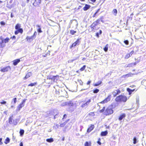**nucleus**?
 <instances>
[{"label": "nucleus", "mask_w": 146, "mask_h": 146, "mask_svg": "<svg viewBox=\"0 0 146 146\" xmlns=\"http://www.w3.org/2000/svg\"><path fill=\"white\" fill-rule=\"evenodd\" d=\"M115 100L117 102H125L127 100V98L126 96L121 95L117 97Z\"/></svg>", "instance_id": "nucleus-1"}, {"label": "nucleus", "mask_w": 146, "mask_h": 146, "mask_svg": "<svg viewBox=\"0 0 146 146\" xmlns=\"http://www.w3.org/2000/svg\"><path fill=\"white\" fill-rule=\"evenodd\" d=\"M113 111L111 107H108V108L105 111V114L106 115H109L112 114Z\"/></svg>", "instance_id": "nucleus-2"}, {"label": "nucleus", "mask_w": 146, "mask_h": 146, "mask_svg": "<svg viewBox=\"0 0 146 146\" xmlns=\"http://www.w3.org/2000/svg\"><path fill=\"white\" fill-rule=\"evenodd\" d=\"M13 115H12L11 116L9 119V122L11 124H13L14 125H16L17 124V122H14V120L13 118Z\"/></svg>", "instance_id": "nucleus-3"}, {"label": "nucleus", "mask_w": 146, "mask_h": 146, "mask_svg": "<svg viewBox=\"0 0 146 146\" xmlns=\"http://www.w3.org/2000/svg\"><path fill=\"white\" fill-rule=\"evenodd\" d=\"M91 102V99H89L87 101H86V102L84 103H83L82 105L81 106L82 108H85L87 107L88 106L89 104Z\"/></svg>", "instance_id": "nucleus-4"}, {"label": "nucleus", "mask_w": 146, "mask_h": 146, "mask_svg": "<svg viewBox=\"0 0 146 146\" xmlns=\"http://www.w3.org/2000/svg\"><path fill=\"white\" fill-rule=\"evenodd\" d=\"M11 69V68L10 66H7L1 69L0 70L2 72H7L9 70H10Z\"/></svg>", "instance_id": "nucleus-5"}, {"label": "nucleus", "mask_w": 146, "mask_h": 146, "mask_svg": "<svg viewBox=\"0 0 146 146\" xmlns=\"http://www.w3.org/2000/svg\"><path fill=\"white\" fill-rule=\"evenodd\" d=\"M25 100H26L25 99L23 100V101L22 103L19 106L18 108L19 109V110L23 107L24 106Z\"/></svg>", "instance_id": "nucleus-6"}, {"label": "nucleus", "mask_w": 146, "mask_h": 146, "mask_svg": "<svg viewBox=\"0 0 146 146\" xmlns=\"http://www.w3.org/2000/svg\"><path fill=\"white\" fill-rule=\"evenodd\" d=\"M33 38H34V35H32L31 36H27L26 39L28 42H31L33 40Z\"/></svg>", "instance_id": "nucleus-7"}, {"label": "nucleus", "mask_w": 146, "mask_h": 146, "mask_svg": "<svg viewBox=\"0 0 146 146\" xmlns=\"http://www.w3.org/2000/svg\"><path fill=\"white\" fill-rule=\"evenodd\" d=\"M110 100V96H109L108 97L106 98L104 100L102 101L100 103L102 104H104Z\"/></svg>", "instance_id": "nucleus-8"}, {"label": "nucleus", "mask_w": 146, "mask_h": 146, "mask_svg": "<svg viewBox=\"0 0 146 146\" xmlns=\"http://www.w3.org/2000/svg\"><path fill=\"white\" fill-rule=\"evenodd\" d=\"M134 74H126V75H123L122 76V77L124 78H127L129 77H131Z\"/></svg>", "instance_id": "nucleus-9"}, {"label": "nucleus", "mask_w": 146, "mask_h": 146, "mask_svg": "<svg viewBox=\"0 0 146 146\" xmlns=\"http://www.w3.org/2000/svg\"><path fill=\"white\" fill-rule=\"evenodd\" d=\"M20 60L19 59H17L13 60V65L15 66L16 65L18 64V63L20 62Z\"/></svg>", "instance_id": "nucleus-10"}, {"label": "nucleus", "mask_w": 146, "mask_h": 146, "mask_svg": "<svg viewBox=\"0 0 146 146\" xmlns=\"http://www.w3.org/2000/svg\"><path fill=\"white\" fill-rule=\"evenodd\" d=\"M125 116L126 115L125 113L122 114L119 116V119L121 121L122 120L123 118H125Z\"/></svg>", "instance_id": "nucleus-11"}, {"label": "nucleus", "mask_w": 146, "mask_h": 146, "mask_svg": "<svg viewBox=\"0 0 146 146\" xmlns=\"http://www.w3.org/2000/svg\"><path fill=\"white\" fill-rule=\"evenodd\" d=\"M90 7V6L87 4H86L85 6L83 8V10L84 11H86L89 9Z\"/></svg>", "instance_id": "nucleus-12"}, {"label": "nucleus", "mask_w": 146, "mask_h": 146, "mask_svg": "<svg viewBox=\"0 0 146 146\" xmlns=\"http://www.w3.org/2000/svg\"><path fill=\"white\" fill-rule=\"evenodd\" d=\"M108 133V132L107 131H102L101 133V135L102 136H105L107 135Z\"/></svg>", "instance_id": "nucleus-13"}, {"label": "nucleus", "mask_w": 146, "mask_h": 146, "mask_svg": "<svg viewBox=\"0 0 146 146\" xmlns=\"http://www.w3.org/2000/svg\"><path fill=\"white\" fill-rule=\"evenodd\" d=\"M98 24L95 21L91 25V27L92 29H94V27H95Z\"/></svg>", "instance_id": "nucleus-14"}, {"label": "nucleus", "mask_w": 146, "mask_h": 146, "mask_svg": "<svg viewBox=\"0 0 146 146\" xmlns=\"http://www.w3.org/2000/svg\"><path fill=\"white\" fill-rule=\"evenodd\" d=\"M94 125H92L87 130V132H90L91 130H92L94 128Z\"/></svg>", "instance_id": "nucleus-15"}, {"label": "nucleus", "mask_w": 146, "mask_h": 146, "mask_svg": "<svg viewBox=\"0 0 146 146\" xmlns=\"http://www.w3.org/2000/svg\"><path fill=\"white\" fill-rule=\"evenodd\" d=\"M36 27H38V28L37 30V31L38 33H41L42 32V31L41 30V29L40 28V26L38 25H37Z\"/></svg>", "instance_id": "nucleus-16"}, {"label": "nucleus", "mask_w": 146, "mask_h": 146, "mask_svg": "<svg viewBox=\"0 0 146 146\" xmlns=\"http://www.w3.org/2000/svg\"><path fill=\"white\" fill-rule=\"evenodd\" d=\"M102 83V81H98L96 83L94 84V86H97L101 84Z\"/></svg>", "instance_id": "nucleus-17"}, {"label": "nucleus", "mask_w": 146, "mask_h": 146, "mask_svg": "<svg viewBox=\"0 0 146 146\" xmlns=\"http://www.w3.org/2000/svg\"><path fill=\"white\" fill-rule=\"evenodd\" d=\"M31 73L30 72H29L26 74V75L25 77V78L26 79H27V78H29L30 76H31Z\"/></svg>", "instance_id": "nucleus-18"}, {"label": "nucleus", "mask_w": 146, "mask_h": 146, "mask_svg": "<svg viewBox=\"0 0 146 146\" xmlns=\"http://www.w3.org/2000/svg\"><path fill=\"white\" fill-rule=\"evenodd\" d=\"M46 141L48 142L51 143L53 142L54 141L53 139L51 138L50 139H46Z\"/></svg>", "instance_id": "nucleus-19"}, {"label": "nucleus", "mask_w": 146, "mask_h": 146, "mask_svg": "<svg viewBox=\"0 0 146 146\" xmlns=\"http://www.w3.org/2000/svg\"><path fill=\"white\" fill-rule=\"evenodd\" d=\"M108 47V44H106L105 47L104 48V49L106 52L107 51Z\"/></svg>", "instance_id": "nucleus-20"}, {"label": "nucleus", "mask_w": 146, "mask_h": 146, "mask_svg": "<svg viewBox=\"0 0 146 146\" xmlns=\"http://www.w3.org/2000/svg\"><path fill=\"white\" fill-rule=\"evenodd\" d=\"M127 90L129 92V94L130 95L131 94L132 92L134 90H131L129 88H127Z\"/></svg>", "instance_id": "nucleus-21"}, {"label": "nucleus", "mask_w": 146, "mask_h": 146, "mask_svg": "<svg viewBox=\"0 0 146 146\" xmlns=\"http://www.w3.org/2000/svg\"><path fill=\"white\" fill-rule=\"evenodd\" d=\"M4 43V40L2 36L0 37V44L2 45V44Z\"/></svg>", "instance_id": "nucleus-22"}, {"label": "nucleus", "mask_w": 146, "mask_h": 146, "mask_svg": "<svg viewBox=\"0 0 146 146\" xmlns=\"http://www.w3.org/2000/svg\"><path fill=\"white\" fill-rule=\"evenodd\" d=\"M24 130L21 129L20 131V134L21 136H22L23 135L24 133Z\"/></svg>", "instance_id": "nucleus-23"}, {"label": "nucleus", "mask_w": 146, "mask_h": 146, "mask_svg": "<svg viewBox=\"0 0 146 146\" xmlns=\"http://www.w3.org/2000/svg\"><path fill=\"white\" fill-rule=\"evenodd\" d=\"M21 25L19 24H17L16 25L15 27V29H16L18 30L20 28Z\"/></svg>", "instance_id": "nucleus-24"}, {"label": "nucleus", "mask_w": 146, "mask_h": 146, "mask_svg": "<svg viewBox=\"0 0 146 146\" xmlns=\"http://www.w3.org/2000/svg\"><path fill=\"white\" fill-rule=\"evenodd\" d=\"M10 142V139L9 138L7 137L5 139V143L6 144H7L9 143Z\"/></svg>", "instance_id": "nucleus-25"}, {"label": "nucleus", "mask_w": 146, "mask_h": 146, "mask_svg": "<svg viewBox=\"0 0 146 146\" xmlns=\"http://www.w3.org/2000/svg\"><path fill=\"white\" fill-rule=\"evenodd\" d=\"M47 79H52V80H54V76H48L47 77Z\"/></svg>", "instance_id": "nucleus-26"}, {"label": "nucleus", "mask_w": 146, "mask_h": 146, "mask_svg": "<svg viewBox=\"0 0 146 146\" xmlns=\"http://www.w3.org/2000/svg\"><path fill=\"white\" fill-rule=\"evenodd\" d=\"M81 39V38L78 39L75 42L77 45H78L80 43V40Z\"/></svg>", "instance_id": "nucleus-27"}, {"label": "nucleus", "mask_w": 146, "mask_h": 146, "mask_svg": "<svg viewBox=\"0 0 146 146\" xmlns=\"http://www.w3.org/2000/svg\"><path fill=\"white\" fill-rule=\"evenodd\" d=\"M113 13L116 16L117 13V11L116 9H114L113 11Z\"/></svg>", "instance_id": "nucleus-28"}, {"label": "nucleus", "mask_w": 146, "mask_h": 146, "mask_svg": "<svg viewBox=\"0 0 146 146\" xmlns=\"http://www.w3.org/2000/svg\"><path fill=\"white\" fill-rule=\"evenodd\" d=\"M68 104L69 106H73L74 104L73 103L70 102H68Z\"/></svg>", "instance_id": "nucleus-29"}, {"label": "nucleus", "mask_w": 146, "mask_h": 146, "mask_svg": "<svg viewBox=\"0 0 146 146\" xmlns=\"http://www.w3.org/2000/svg\"><path fill=\"white\" fill-rule=\"evenodd\" d=\"M76 31H75L73 30H71L70 31V33L72 35H74L75 33H76Z\"/></svg>", "instance_id": "nucleus-30"}, {"label": "nucleus", "mask_w": 146, "mask_h": 146, "mask_svg": "<svg viewBox=\"0 0 146 146\" xmlns=\"http://www.w3.org/2000/svg\"><path fill=\"white\" fill-rule=\"evenodd\" d=\"M58 78V76L56 75V76H54V81H56L55 80H57Z\"/></svg>", "instance_id": "nucleus-31"}, {"label": "nucleus", "mask_w": 146, "mask_h": 146, "mask_svg": "<svg viewBox=\"0 0 146 146\" xmlns=\"http://www.w3.org/2000/svg\"><path fill=\"white\" fill-rule=\"evenodd\" d=\"M66 123H67V122H64L63 123H62L60 124V126L61 127H63L64 126H65V125L66 124Z\"/></svg>", "instance_id": "nucleus-32"}, {"label": "nucleus", "mask_w": 146, "mask_h": 146, "mask_svg": "<svg viewBox=\"0 0 146 146\" xmlns=\"http://www.w3.org/2000/svg\"><path fill=\"white\" fill-rule=\"evenodd\" d=\"M9 40V38H6L4 40V42L6 43L8 42Z\"/></svg>", "instance_id": "nucleus-33"}, {"label": "nucleus", "mask_w": 146, "mask_h": 146, "mask_svg": "<svg viewBox=\"0 0 146 146\" xmlns=\"http://www.w3.org/2000/svg\"><path fill=\"white\" fill-rule=\"evenodd\" d=\"M137 139L136 137H134L133 139V143L134 144H135L137 143Z\"/></svg>", "instance_id": "nucleus-34"}, {"label": "nucleus", "mask_w": 146, "mask_h": 146, "mask_svg": "<svg viewBox=\"0 0 146 146\" xmlns=\"http://www.w3.org/2000/svg\"><path fill=\"white\" fill-rule=\"evenodd\" d=\"M86 67V66L85 65H84L80 69V70L81 71H83L85 69Z\"/></svg>", "instance_id": "nucleus-35"}, {"label": "nucleus", "mask_w": 146, "mask_h": 146, "mask_svg": "<svg viewBox=\"0 0 146 146\" xmlns=\"http://www.w3.org/2000/svg\"><path fill=\"white\" fill-rule=\"evenodd\" d=\"M100 9H98L97 10L96 12L94 15L93 16V17H95V16H96V14L100 11Z\"/></svg>", "instance_id": "nucleus-36"}, {"label": "nucleus", "mask_w": 146, "mask_h": 146, "mask_svg": "<svg viewBox=\"0 0 146 146\" xmlns=\"http://www.w3.org/2000/svg\"><path fill=\"white\" fill-rule=\"evenodd\" d=\"M99 91L98 89H96L94 90L93 92L94 93H97L99 92Z\"/></svg>", "instance_id": "nucleus-37"}, {"label": "nucleus", "mask_w": 146, "mask_h": 146, "mask_svg": "<svg viewBox=\"0 0 146 146\" xmlns=\"http://www.w3.org/2000/svg\"><path fill=\"white\" fill-rule=\"evenodd\" d=\"M19 31V32L22 33L23 32V30L21 28H20L17 30Z\"/></svg>", "instance_id": "nucleus-38"}, {"label": "nucleus", "mask_w": 146, "mask_h": 146, "mask_svg": "<svg viewBox=\"0 0 146 146\" xmlns=\"http://www.w3.org/2000/svg\"><path fill=\"white\" fill-rule=\"evenodd\" d=\"M124 42L125 43V44L127 45L129 44V41L127 40H125L124 41Z\"/></svg>", "instance_id": "nucleus-39"}, {"label": "nucleus", "mask_w": 146, "mask_h": 146, "mask_svg": "<svg viewBox=\"0 0 146 146\" xmlns=\"http://www.w3.org/2000/svg\"><path fill=\"white\" fill-rule=\"evenodd\" d=\"M78 82L80 83V85H83V82L82 81V80H78Z\"/></svg>", "instance_id": "nucleus-40"}, {"label": "nucleus", "mask_w": 146, "mask_h": 146, "mask_svg": "<svg viewBox=\"0 0 146 146\" xmlns=\"http://www.w3.org/2000/svg\"><path fill=\"white\" fill-rule=\"evenodd\" d=\"M113 95L114 96H116L117 95L116 90H115L113 92Z\"/></svg>", "instance_id": "nucleus-41"}, {"label": "nucleus", "mask_w": 146, "mask_h": 146, "mask_svg": "<svg viewBox=\"0 0 146 146\" xmlns=\"http://www.w3.org/2000/svg\"><path fill=\"white\" fill-rule=\"evenodd\" d=\"M130 57V55L128 54H127L125 56V58L126 59H128Z\"/></svg>", "instance_id": "nucleus-42"}, {"label": "nucleus", "mask_w": 146, "mask_h": 146, "mask_svg": "<svg viewBox=\"0 0 146 146\" xmlns=\"http://www.w3.org/2000/svg\"><path fill=\"white\" fill-rule=\"evenodd\" d=\"M105 107H103V109L100 110V112L101 113L103 112L105 110Z\"/></svg>", "instance_id": "nucleus-43"}, {"label": "nucleus", "mask_w": 146, "mask_h": 146, "mask_svg": "<svg viewBox=\"0 0 146 146\" xmlns=\"http://www.w3.org/2000/svg\"><path fill=\"white\" fill-rule=\"evenodd\" d=\"M35 84H36L35 83H31V84H29L28 85V86H35Z\"/></svg>", "instance_id": "nucleus-44"}, {"label": "nucleus", "mask_w": 146, "mask_h": 146, "mask_svg": "<svg viewBox=\"0 0 146 146\" xmlns=\"http://www.w3.org/2000/svg\"><path fill=\"white\" fill-rule=\"evenodd\" d=\"M77 45V44H76V43L75 42H74V43L72 44V45L71 46V47H75V46L76 45Z\"/></svg>", "instance_id": "nucleus-45"}, {"label": "nucleus", "mask_w": 146, "mask_h": 146, "mask_svg": "<svg viewBox=\"0 0 146 146\" xmlns=\"http://www.w3.org/2000/svg\"><path fill=\"white\" fill-rule=\"evenodd\" d=\"M100 140H101L100 139V138H99L98 139V141H97L98 143V144H99V145H101V143L100 142Z\"/></svg>", "instance_id": "nucleus-46"}, {"label": "nucleus", "mask_w": 146, "mask_h": 146, "mask_svg": "<svg viewBox=\"0 0 146 146\" xmlns=\"http://www.w3.org/2000/svg\"><path fill=\"white\" fill-rule=\"evenodd\" d=\"M100 21H101L102 23H104V21L103 20V17H101L100 18Z\"/></svg>", "instance_id": "nucleus-47"}, {"label": "nucleus", "mask_w": 146, "mask_h": 146, "mask_svg": "<svg viewBox=\"0 0 146 146\" xmlns=\"http://www.w3.org/2000/svg\"><path fill=\"white\" fill-rule=\"evenodd\" d=\"M134 51H132L129 54L130 55V56H131L132 55V54L134 53Z\"/></svg>", "instance_id": "nucleus-48"}, {"label": "nucleus", "mask_w": 146, "mask_h": 146, "mask_svg": "<svg viewBox=\"0 0 146 146\" xmlns=\"http://www.w3.org/2000/svg\"><path fill=\"white\" fill-rule=\"evenodd\" d=\"M0 23V24L2 25H5V23L3 21H1Z\"/></svg>", "instance_id": "nucleus-49"}, {"label": "nucleus", "mask_w": 146, "mask_h": 146, "mask_svg": "<svg viewBox=\"0 0 146 146\" xmlns=\"http://www.w3.org/2000/svg\"><path fill=\"white\" fill-rule=\"evenodd\" d=\"M16 100H17V98H15L13 99V101L14 102V104H15L16 103Z\"/></svg>", "instance_id": "nucleus-50"}, {"label": "nucleus", "mask_w": 146, "mask_h": 146, "mask_svg": "<svg viewBox=\"0 0 146 146\" xmlns=\"http://www.w3.org/2000/svg\"><path fill=\"white\" fill-rule=\"evenodd\" d=\"M0 103L1 104H5L6 103V102L5 101H3V102H1Z\"/></svg>", "instance_id": "nucleus-51"}, {"label": "nucleus", "mask_w": 146, "mask_h": 146, "mask_svg": "<svg viewBox=\"0 0 146 146\" xmlns=\"http://www.w3.org/2000/svg\"><path fill=\"white\" fill-rule=\"evenodd\" d=\"M131 67L133 66H135L136 64V62L134 63H131Z\"/></svg>", "instance_id": "nucleus-52"}, {"label": "nucleus", "mask_w": 146, "mask_h": 146, "mask_svg": "<svg viewBox=\"0 0 146 146\" xmlns=\"http://www.w3.org/2000/svg\"><path fill=\"white\" fill-rule=\"evenodd\" d=\"M116 93H117V94H120L121 92L119 90H116Z\"/></svg>", "instance_id": "nucleus-53"}, {"label": "nucleus", "mask_w": 146, "mask_h": 146, "mask_svg": "<svg viewBox=\"0 0 146 146\" xmlns=\"http://www.w3.org/2000/svg\"><path fill=\"white\" fill-rule=\"evenodd\" d=\"M58 114H56L54 116V119H55L56 118H57L58 117Z\"/></svg>", "instance_id": "nucleus-54"}, {"label": "nucleus", "mask_w": 146, "mask_h": 146, "mask_svg": "<svg viewBox=\"0 0 146 146\" xmlns=\"http://www.w3.org/2000/svg\"><path fill=\"white\" fill-rule=\"evenodd\" d=\"M85 146H89V143L88 142H86L85 144Z\"/></svg>", "instance_id": "nucleus-55"}, {"label": "nucleus", "mask_w": 146, "mask_h": 146, "mask_svg": "<svg viewBox=\"0 0 146 146\" xmlns=\"http://www.w3.org/2000/svg\"><path fill=\"white\" fill-rule=\"evenodd\" d=\"M54 127L56 129H57L59 127V125L58 124H56Z\"/></svg>", "instance_id": "nucleus-56"}, {"label": "nucleus", "mask_w": 146, "mask_h": 146, "mask_svg": "<svg viewBox=\"0 0 146 146\" xmlns=\"http://www.w3.org/2000/svg\"><path fill=\"white\" fill-rule=\"evenodd\" d=\"M46 113L47 115L50 114V115H51V114L50 111H47Z\"/></svg>", "instance_id": "nucleus-57"}, {"label": "nucleus", "mask_w": 146, "mask_h": 146, "mask_svg": "<svg viewBox=\"0 0 146 146\" xmlns=\"http://www.w3.org/2000/svg\"><path fill=\"white\" fill-rule=\"evenodd\" d=\"M91 80H89L87 82V84L88 85H90V84L91 82Z\"/></svg>", "instance_id": "nucleus-58"}, {"label": "nucleus", "mask_w": 146, "mask_h": 146, "mask_svg": "<svg viewBox=\"0 0 146 146\" xmlns=\"http://www.w3.org/2000/svg\"><path fill=\"white\" fill-rule=\"evenodd\" d=\"M125 67H131V63L130 64H128L127 66H126L125 65Z\"/></svg>", "instance_id": "nucleus-59"}, {"label": "nucleus", "mask_w": 146, "mask_h": 146, "mask_svg": "<svg viewBox=\"0 0 146 146\" xmlns=\"http://www.w3.org/2000/svg\"><path fill=\"white\" fill-rule=\"evenodd\" d=\"M76 59H74L73 60H69L68 61V62H72L73 61L75 60Z\"/></svg>", "instance_id": "nucleus-60"}, {"label": "nucleus", "mask_w": 146, "mask_h": 146, "mask_svg": "<svg viewBox=\"0 0 146 146\" xmlns=\"http://www.w3.org/2000/svg\"><path fill=\"white\" fill-rule=\"evenodd\" d=\"M19 33V31H18V30H17V31H15V35H17V34H18V33Z\"/></svg>", "instance_id": "nucleus-61"}, {"label": "nucleus", "mask_w": 146, "mask_h": 146, "mask_svg": "<svg viewBox=\"0 0 146 146\" xmlns=\"http://www.w3.org/2000/svg\"><path fill=\"white\" fill-rule=\"evenodd\" d=\"M2 138H0V145H1L3 144V143L2 142Z\"/></svg>", "instance_id": "nucleus-62"}, {"label": "nucleus", "mask_w": 146, "mask_h": 146, "mask_svg": "<svg viewBox=\"0 0 146 146\" xmlns=\"http://www.w3.org/2000/svg\"><path fill=\"white\" fill-rule=\"evenodd\" d=\"M67 117V115L66 114H65L63 115V117L62 118L63 119H64V118H66Z\"/></svg>", "instance_id": "nucleus-63"}, {"label": "nucleus", "mask_w": 146, "mask_h": 146, "mask_svg": "<svg viewBox=\"0 0 146 146\" xmlns=\"http://www.w3.org/2000/svg\"><path fill=\"white\" fill-rule=\"evenodd\" d=\"M100 21V19H99L98 20H96V21H95V22L97 23L98 24L99 22Z\"/></svg>", "instance_id": "nucleus-64"}]
</instances>
